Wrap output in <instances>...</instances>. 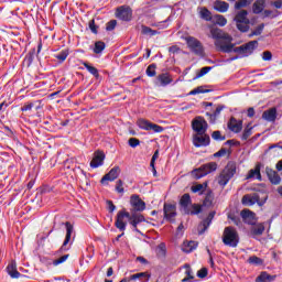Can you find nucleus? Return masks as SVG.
Returning a JSON list of instances; mask_svg holds the SVG:
<instances>
[{
	"label": "nucleus",
	"mask_w": 282,
	"mask_h": 282,
	"mask_svg": "<svg viewBox=\"0 0 282 282\" xmlns=\"http://www.w3.org/2000/svg\"><path fill=\"white\" fill-rule=\"evenodd\" d=\"M210 36L216 40L215 47L218 52H223L224 54H230L235 52V54H240L241 56H250L254 50L259 46L258 41H250L241 46L235 47L232 44V36L221 29L210 28Z\"/></svg>",
	"instance_id": "nucleus-1"
},
{
	"label": "nucleus",
	"mask_w": 282,
	"mask_h": 282,
	"mask_svg": "<svg viewBox=\"0 0 282 282\" xmlns=\"http://www.w3.org/2000/svg\"><path fill=\"white\" fill-rule=\"evenodd\" d=\"M237 175V163L235 161H229L227 165L219 172L216 177V182L221 188L228 186V182Z\"/></svg>",
	"instance_id": "nucleus-2"
},
{
	"label": "nucleus",
	"mask_w": 282,
	"mask_h": 282,
	"mask_svg": "<svg viewBox=\"0 0 282 282\" xmlns=\"http://www.w3.org/2000/svg\"><path fill=\"white\" fill-rule=\"evenodd\" d=\"M223 243L229 248L239 246V234L235 227H226L223 232Z\"/></svg>",
	"instance_id": "nucleus-3"
},
{
	"label": "nucleus",
	"mask_w": 282,
	"mask_h": 282,
	"mask_svg": "<svg viewBox=\"0 0 282 282\" xmlns=\"http://www.w3.org/2000/svg\"><path fill=\"white\" fill-rule=\"evenodd\" d=\"M217 163L216 162H209L207 164L202 165L199 169H196L192 171L193 177L195 180H202V177H206L209 173H214V171H217Z\"/></svg>",
	"instance_id": "nucleus-4"
},
{
	"label": "nucleus",
	"mask_w": 282,
	"mask_h": 282,
	"mask_svg": "<svg viewBox=\"0 0 282 282\" xmlns=\"http://www.w3.org/2000/svg\"><path fill=\"white\" fill-rule=\"evenodd\" d=\"M185 41L193 54H196V56H204V45H202L199 40L194 36H187Z\"/></svg>",
	"instance_id": "nucleus-5"
},
{
	"label": "nucleus",
	"mask_w": 282,
	"mask_h": 282,
	"mask_svg": "<svg viewBox=\"0 0 282 282\" xmlns=\"http://www.w3.org/2000/svg\"><path fill=\"white\" fill-rule=\"evenodd\" d=\"M235 21L240 32H248V30L250 29L249 26L250 20L248 19V11L246 10L240 11L236 15Z\"/></svg>",
	"instance_id": "nucleus-6"
},
{
	"label": "nucleus",
	"mask_w": 282,
	"mask_h": 282,
	"mask_svg": "<svg viewBox=\"0 0 282 282\" xmlns=\"http://www.w3.org/2000/svg\"><path fill=\"white\" fill-rule=\"evenodd\" d=\"M66 227V237L59 249L61 252H67L72 248V243H74V237L72 239V235H74V225L67 221L65 224Z\"/></svg>",
	"instance_id": "nucleus-7"
},
{
	"label": "nucleus",
	"mask_w": 282,
	"mask_h": 282,
	"mask_svg": "<svg viewBox=\"0 0 282 282\" xmlns=\"http://www.w3.org/2000/svg\"><path fill=\"white\" fill-rule=\"evenodd\" d=\"M129 217H131V214L126 209L118 212L115 226L120 230V232H124V230H127V220L129 221Z\"/></svg>",
	"instance_id": "nucleus-8"
},
{
	"label": "nucleus",
	"mask_w": 282,
	"mask_h": 282,
	"mask_svg": "<svg viewBox=\"0 0 282 282\" xmlns=\"http://www.w3.org/2000/svg\"><path fill=\"white\" fill-rule=\"evenodd\" d=\"M137 124L139 129H143V131H153L154 133H162V131H164L162 126H158L147 119H139Z\"/></svg>",
	"instance_id": "nucleus-9"
},
{
	"label": "nucleus",
	"mask_w": 282,
	"mask_h": 282,
	"mask_svg": "<svg viewBox=\"0 0 282 282\" xmlns=\"http://www.w3.org/2000/svg\"><path fill=\"white\" fill-rule=\"evenodd\" d=\"M192 129L195 133H206L208 131V122L204 117H196L192 121Z\"/></svg>",
	"instance_id": "nucleus-10"
},
{
	"label": "nucleus",
	"mask_w": 282,
	"mask_h": 282,
	"mask_svg": "<svg viewBox=\"0 0 282 282\" xmlns=\"http://www.w3.org/2000/svg\"><path fill=\"white\" fill-rule=\"evenodd\" d=\"M116 17L117 19H120V21H131L133 17V10H131L130 7L121 6L117 8Z\"/></svg>",
	"instance_id": "nucleus-11"
},
{
	"label": "nucleus",
	"mask_w": 282,
	"mask_h": 282,
	"mask_svg": "<svg viewBox=\"0 0 282 282\" xmlns=\"http://www.w3.org/2000/svg\"><path fill=\"white\" fill-rule=\"evenodd\" d=\"M193 144L194 147H208L210 144V137L204 132V133H195L193 135Z\"/></svg>",
	"instance_id": "nucleus-12"
},
{
	"label": "nucleus",
	"mask_w": 282,
	"mask_h": 282,
	"mask_svg": "<svg viewBox=\"0 0 282 282\" xmlns=\"http://www.w3.org/2000/svg\"><path fill=\"white\" fill-rule=\"evenodd\" d=\"M173 83V77L169 73L159 74L154 80L156 87H166Z\"/></svg>",
	"instance_id": "nucleus-13"
},
{
	"label": "nucleus",
	"mask_w": 282,
	"mask_h": 282,
	"mask_svg": "<svg viewBox=\"0 0 282 282\" xmlns=\"http://www.w3.org/2000/svg\"><path fill=\"white\" fill-rule=\"evenodd\" d=\"M130 205L135 213H142V210L147 208V203L140 199V196L135 194L130 197Z\"/></svg>",
	"instance_id": "nucleus-14"
},
{
	"label": "nucleus",
	"mask_w": 282,
	"mask_h": 282,
	"mask_svg": "<svg viewBox=\"0 0 282 282\" xmlns=\"http://www.w3.org/2000/svg\"><path fill=\"white\" fill-rule=\"evenodd\" d=\"M120 176V166L112 167L106 175L102 176L100 183L107 184V182H115Z\"/></svg>",
	"instance_id": "nucleus-15"
},
{
	"label": "nucleus",
	"mask_w": 282,
	"mask_h": 282,
	"mask_svg": "<svg viewBox=\"0 0 282 282\" xmlns=\"http://www.w3.org/2000/svg\"><path fill=\"white\" fill-rule=\"evenodd\" d=\"M263 232H265V224L263 223L251 225V228L249 230V235L250 237H252V239H257V237H261Z\"/></svg>",
	"instance_id": "nucleus-16"
},
{
	"label": "nucleus",
	"mask_w": 282,
	"mask_h": 282,
	"mask_svg": "<svg viewBox=\"0 0 282 282\" xmlns=\"http://www.w3.org/2000/svg\"><path fill=\"white\" fill-rule=\"evenodd\" d=\"M241 218L245 224H248L249 226H254L257 224V215L252 213L249 209H243L241 213Z\"/></svg>",
	"instance_id": "nucleus-17"
},
{
	"label": "nucleus",
	"mask_w": 282,
	"mask_h": 282,
	"mask_svg": "<svg viewBox=\"0 0 282 282\" xmlns=\"http://www.w3.org/2000/svg\"><path fill=\"white\" fill-rule=\"evenodd\" d=\"M229 131L232 133H240L241 129H243V121L237 120L235 117H231L227 124Z\"/></svg>",
	"instance_id": "nucleus-18"
},
{
	"label": "nucleus",
	"mask_w": 282,
	"mask_h": 282,
	"mask_svg": "<svg viewBox=\"0 0 282 282\" xmlns=\"http://www.w3.org/2000/svg\"><path fill=\"white\" fill-rule=\"evenodd\" d=\"M213 219H215V212L209 213L207 218L198 225L199 235H204V232L208 230V227L210 226V224H213Z\"/></svg>",
	"instance_id": "nucleus-19"
},
{
	"label": "nucleus",
	"mask_w": 282,
	"mask_h": 282,
	"mask_svg": "<svg viewBox=\"0 0 282 282\" xmlns=\"http://www.w3.org/2000/svg\"><path fill=\"white\" fill-rule=\"evenodd\" d=\"M265 174L268 180L273 184L274 186H278V184H281V176L279 173L270 167H265Z\"/></svg>",
	"instance_id": "nucleus-20"
},
{
	"label": "nucleus",
	"mask_w": 282,
	"mask_h": 282,
	"mask_svg": "<svg viewBox=\"0 0 282 282\" xmlns=\"http://www.w3.org/2000/svg\"><path fill=\"white\" fill-rule=\"evenodd\" d=\"M142 221H144V216L142 214H137V213H132L130 214L129 217V224L130 226L133 227V229L135 231H138V224H142Z\"/></svg>",
	"instance_id": "nucleus-21"
},
{
	"label": "nucleus",
	"mask_w": 282,
	"mask_h": 282,
	"mask_svg": "<svg viewBox=\"0 0 282 282\" xmlns=\"http://www.w3.org/2000/svg\"><path fill=\"white\" fill-rule=\"evenodd\" d=\"M175 205L165 204L164 205V216L167 221H174L177 213L175 212Z\"/></svg>",
	"instance_id": "nucleus-22"
},
{
	"label": "nucleus",
	"mask_w": 282,
	"mask_h": 282,
	"mask_svg": "<svg viewBox=\"0 0 282 282\" xmlns=\"http://www.w3.org/2000/svg\"><path fill=\"white\" fill-rule=\"evenodd\" d=\"M224 109H226V106L219 105L218 107H216L214 112H206V116L208 117V120L212 124H215Z\"/></svg>",
	"instance_id": "nucleus-23"
},
{
	"label": "nucleus",
	"mask_w": 282,
	"mask_h": 282,
	"mask_svg": "<svg viewBox=\"0 0 282 282\" xmlns=\"http://www.w3.org/2000/svg\"><path fill=\"white\" fill-rule=\"evenodd\" d=\"M243 206H254V204H259V194H247L242 197Z\"/></svg>",
	"instance_id": "nucleus-24"
},
{
	"label": "nucleus",
	"mask_w": 282,
	"mask_h": 282,
	"mask_svg": "<svg viewBox=\"0 0 282 282\" xmlns=\"http://www.w3.org/2000/svg\"><path fill=\"white\" fill-rule=\"evenodd\" d=\"M191 194H184L180 199V206L183 209L185 214L191 213V207H188L189 204H192Z\"/></svg>",
	"instance_id": "nucleus-25"
},
{
	"label": "nucleus",
	"mask_w": 282,
	"mask_h": 282,
	"mask_svg": "<svg viewBox=\"0 0 282 282\" xmlns=\"http://www.w3.org/2000/svg\"><path fill=\"white\" fill-rule=\"evenodd\" d=\"M105 162V153L98 151L95 153L94 159L90 162L91 169H98V166H102Z\"/></svg>",
	"instance_id": "nucleus-26"
},
{
	"label": "nucleus",
	"mask_w": 282,
	"mask_h": 282,
	"mask_svg": "<svg viewBox=\"0 0 282 282\" xmlns=\"http://www.w3.org/2000/svg\"><path fill=\"white\" fill-rule=\"evenodd\" d=\"M151 279V273L149 272H140L132 274L128 278V281H140V282H149Z\"/></svg>",
	"instance_id": "nucleus-27"
},
{
	"label": "nucleus",
	"mask_w": 282,
	"mask_h": 282,
	"mask_svg": "<svg viewBox=\"0 0 282 282\" xmlns=\"http://www.w3.org/2000/svg\"><path fill=\"white\" fill-rule=\"evenodd\" d=\"M262 120L267 122H275L276 121V108H270L262 113Z\"/></svg>",
	"instance_id": "nucleus-28"
},
{
	"label": "nucleus",
	"mask_w": 282,
	"mask_h": 282,
	"mask_svg": "<svg viewBox=\"0 0 282 282\" xmlns=\"http://www.w3.org/2000/svg\"><path fill=\"white\" fill-rule=\"evenodd\" d=\"M7 272L11 279H19L21 276L20 272L17 270V261L14 260L8 264Z\"/></svg>",
	"instance_id": "nucleus-29"
},
{
	"label": "nucleus",
	"mask_w": 282,
	"mask_h": 282,
	"mask_svg": "<svg viewBox=\"0 0 282 282\" xmlns=\"http://www.w3.org/2000/svg\"><path fill=\"white\" fill-rule=\"evenodd\" d=\"M276 281V275H270L267 271H262L257 278L256 282H273Z\"/></svg>",
	"instance_id": "nucleus-30"
},
{
	"label": "nucleus",
	"mask_w": 282,
	"mask_h": 282,
	"mask_svg": "<svg viewBox=\"0 0 282 282\" xmlns=\"http://www.w3.org/2000/svg\"><path fill=\"white\" fill-rule=\"evenodd\" d=\"M228 8H230V4H228L226 1L217 0L214 2V10L217 12H228Z\"/></svg>",
	"instance_id": "nucleus-31"
},
{
	"label": "nucleus",
	"mask_w": 282,
	"mask_h": 282,
	"mask_svg": "<svg viewBox=\"0 0 282 282\" xmlns=\"http://www.w3.org/2000/svg\"><path fill=\"white\" fill-rule=\"evenodd\" d=\"M252 177H256V180L261 181V165H256L253 170H250L247 180H252Z\"/></svg>",
	"instance_id": "nucleus-32"
},
{
	"label": "nucleus",
	"mask_w": 282,
	"mask_h": 282,
	"mask_svg": "<svg viewBox=\"0 0 282 282\" xmlns=\"http://www.w3.org/2000/svg\"><path fill=\"white\" fill-rule=\"evenodd\" d=\"M197 248V242L196 241H184L182 245V250L183 252H193V250H195Z\"/></svg>",
	"instance_id": "nucleus-33"
},
{
	"label": "nucleus",
	"mask_w": 282,
	"mask_h": 282,
	"mask_svg": "<svg viewBox=\"0 0 282 282\" xmlns=\"http://www.w3.org/2000/svg\"><path fill=\"white\" fill-rule=\"evenodd\" d=\"M265 10V0H256L253 3V12L254 14H261Z\"/></svg>",
	"instance_id": "nucleus-34"
},
{
	"label": "nucleus",
	"mask_w": 282,
	"mask_h": 282,
	"mask_svg": "<svg viewBox=\"0 0 282 282\" xmlns=\"http://www.w3.org/2000/svg\"><path fill=\"white\" fill-rule=\"evenodd\" d=\"M214 200H215V195L213 194V191H208L203 202V206H205V208H210L213 207Z\"/></svg>",
	"instance_id": "nucleus-35"
},
{
	"label": "nucleus",
	"mask_w": 282,
	"mask_h": 282,
	"mask_svg": "<svg viewBox=\"0 0 282 282\" xmlns=\"http://www.w3.org/2000/svg\"><path fill=\"white\" fill-rule=\"evenodd\" d=\"M199 14H200V19H203L204 21H213V13L206 9V7L204 8H200V11H199Z\"/></svg>",
	"instance_id": "nucleus-36"
},
{
	"label": "nucleus",
	"mask_w": 282,
	"mask_h": 282,
	"mask_svg": "<svg viewBox=\"0 0 282 282\" xmlns=\"http://www.w3.org/2000/svg\"><path fill=\"white\" fill-rule=\"evenodd\" d=\"M214 23H216V25H220V28H224V25H226V23H228V20L226 19V17L221 15V14H216L213 18Z\"/></svg>",
	"instance_id": "nucleus-37"
},
{
	"label": "nucleus",
	"mask_w": 282,
	"mask_h": 282,
	"mask_svg": "<svg viewBox=\"0 0 282 282\" xmlns=\"http://www.w3.org/2000/svg\"><path fill=\"white\" fill-rule=\"evenodd\" d=\"M206 188H208V183L193 185L191 187V191H192V193H199L202 195V193H204V191H206Z\"/></svg>",
	"instance_id": "nucleus-38"
},
{
	"label": "nucleus",
	"mask_w": 282,
	"mask_h": 282,
	"mask_svg": "<svg viewBox=\"0 0 282 282\" xmlns=\"http://www.w3.org/2000/svg\"><path fill=\"white\" fill-rule=\"evenodd\" d=\"M82 65H84V67L87 68V72H89V74L95 76V78H99L100 77V74L98 73V68L89 65V63H87V62H83Z\"/></svg>",
	"instance_id": "nucleus-39"
},
{
	"label": "nucleus",
	"mask_w": 282,
	"mask_h": 282,
	"mask_svg": "<svg viewBox=\"0 0 282 282\" xmlns=\"http://www.w3.org/2000/svg\"><path fill=\"white\" fill-rule=\"evenodd\" d=\"M141 34H144L145 36H155L156 34H160L158 30H153L149 26L143 25L141 29Z\"/></svg>",
	"instance_id": "nucleus-40"
},
{
	"label": "nucleus",
	"mask_w": 282,
	"mask_h": 282,
	"mask_svg": "<svg viewBox=\"0 0 282 282\" xmlns=\"http://www.w3.org/2000/svg\"><path fill=\"white\" fill-rule=\"evenodd\" d=\"M252 129H253L252 124H250V123L247 124V127L245 128L243 133L241 135V140H243V141L248 140V138H250V135H252Z\"/></svg>",
	"instance_id": "nucleus-41"
},
{
	"label": "nucleus",
	"mask_w": 282,
	"mask_h": 282,
	"mask_svg": "<svg viewBox=\"0 0 282 282\" xmlns=\"http://www.w3.org/2000/svg\"><path fill=\"white\" fill-rule=\"evenodd\" d=\"M106 44L102 41H98L95 43L94 53L95 54H102L105 51Z\"/></svg>",
	"instance_id": "nucleus-42"
},
{
	"label": "nucleus",
	"mask_w": 282,
	"mask_h": 282,
	"mask_svg": "<svg viewBox=\"0 0 282 282\" xmlns=\"http://www.w3.org/2000/svg\"><path fill=\"white\" fill-rule=\"evenodd\" d=\"M68 56H69V51L64 50L61 53H58L57 55H55V58H57V61H59V63H65V61H67Z\"/></svg>",
	"instance_id": "nucleus-43"
},
{
	"label": "nucleus",
	"mask_w": 282,
	"mask_h": 282,
	"mask_svg": "<svg viewBox=\"0 0 282 282\" xmlns=\"http://www.w3.org/2000/svg\"><path fill=\"white\" fill-rule=\"evenodd\" d=\"M155 69H158V66L155 64H150L145 70L147 76L153 78L156 74Z\"/></svg>",
	"instance_id": "nucleus-44"
},
{
	"label": "nucleus",
	"mask_w": 282,
	"mask_h": 282,
	"mask_svg": "<svg viewBox=\"0 0 282 282\" xmlns=\"http://www.w3.org/2000/svg\"><path fill=\"white\" fill-rule=\"evenodd\" d=\"M202 213V206L198 204H194L189 208V213L187 215H199Z\"/></svg>",
	"instance_id": "nucleus-45"
},
{
	"label": "nucleus",
	"mask_w": 282,
	"mask_h": 282,
	"mask_svg": "<svg viewBox=\"0 0 282 282\" xmlns=\"http://www.w3.org/2000/svg\"><path fill=\"white\" fill-rule=\"evenodd\" d=\"M249 263H251L252 265H261L263 263V260L257 256H251L248 259Z\"/></svg>",
	"instance_id": "nucleus-46"
},
{
	"label": "nucleus",
	"mask_w": 282,
	"mask_h": 282,
	"mask_svg": "<svg viewBox=\"0 0 282 282\" xmlns=\"http://www.w3.org/2000/svg\"><path fill=\"white\" fill-rule=\"evenodd\" d=\"M69 259V254H64L62 257H59L58 259L53 260V265H61V263H65V261H67Z\"/></svg>",
	"instance_id": "nucleus-47"
},
{
	"label": "nucleus",
	"mask_w": 282,
	"mask_h": 282,
	"mask_svg": "<svg viewBox=\"0 0 282 282\" xmlns=\"http://www.w3.org/2000/svg\"><path fill=\"white\" fill-rule=\"evenodd\" d=\"M116 25H118V21H116V20H110V21L106 24V30H107V32H111V31L116 30Z\"/></svg>",
	"instance_id": "nucleus-48"
},
{
	"label": "nucleus",
	"mask_w": 282,
	"mask_h": 282,
	"mask_svg": "<svg viewBox=\"0 0 282 282\" xmlns=\"http://www.w3.org/2000/svg\"><path fill=\"white\" fill-rule=\"evenodd\" d=\"M206 91L208 90L204 89V86H198L189 93V96H197V94H206Z\"/></svg>",
	"instance_id": "nucleus-49"
},
{
	"label": "nucleus",
	"mask_w": 282,
	"mask_h": 282,
	"mask_svg": "<svg viewBox=\"0 0 282 282\" xmlns=\"http://www.w3.org/2000/svg\"><path fill=\"white\" fill-rule=\"evenodd\" d=\"M212 138L213 140H219V141H224L226 140V137L221 135V131L216 130L212 133Z\"/></svg>",
	"instance_id": "nucleus-50"
},
{
	"label": "nucleus",
	"mask_w": 282,
	"mask_h": 282,
	"mask_svg": "<svg viewBox=\"0 0 282 282\" xmlns=\"http://www.w3.org/2000/svg\"><path fill=\"white\" fill-rule=\"evenodd\" d=\"M212 67L210 66H205L200 68L199 73H197L196 78H202V76H206L208 72H210Z\"/></svg>",
	"instance_id": "nucleus-51"
},
{
	"label": "nucleus",
	"mask_w": 282,
	"mask_h": 282,
	"mask_svg": "<svg viewBox=\"0 0 282 282\" xmlns=\"http://www.w3.org/2000/svg\"><path fill=\"white\" fill-rule=\"evenodd\" d=\"M248 6V0H238L235 4L236 10H241V8H246Z\"/></svg>",
	"instance_id": "nucleus-52"
},
{
	"label": "nucleus",
	"mask_w": 282,
	"mask_h": 282,
	"mask_svg": "<svg viewBox=\"0 0 282 282\" xmlns=\"http://www.w3.org/2000/svg\"><path fill=\"white\" fill-rule=\"evenodd\" d=\"M129 147L135 149V147H140V141L135 138H130L128 141Z\"/></svg>",
	"instance_id": "nucleus-53"
},
{
	"label": "nucleus",
	"mask_w": 282,
	"mask_h": 282,
	"mask_svg": "<svg viewBox=\"0 0 282 282\" xmlns=\"http://www.w3.org/2000/svg\"><path fill=\"white\" fill-rule=\"evenodd\" d=\"M124 183L122 182V180L117 181L116 184V191L117 193H124Z\"/></svg>",
	"instance_id": "nucleus-54"
},
{
	"label": "nucleus",
	"mask_w": 282,
	"mask_h": 282,
	"mask_svg": "<svg viewBox=\"0 0 282 282\" xmlns=\"http://www.w3.org/2000/svg\"><path fill=\"white\" fill-rule=\"evenodd\" d=\"M197 276L199 279H205V276H208V269L202 268L200 270H198Z\"/></svg>",
	"instance_id": "nucleus-55"
},
{
	"label": "nucleus",
	"mask_w": 282,
	"mask_h": 282,
	"mask_svg": "<svg viewBox=\"0 0 282 282\" xmlns=\"http://www.w3.org/2000/svg\"><path fill=\"white\" fill-rule=\"evenodd\" d=\"M264 24H260L254 31H252L251 36H259L263 32Z\"/></svg>",
	"instance_id": "nucleus-56"
},
{
	"label": "nucleus",
	"mask_w": 282,
	"mask_h": 282,
	"mask_svg": "<svg viewBox=\"0 0 282 282\" xmlns=\"http://www.w3.org/2000/svg\"><path fill=\"white\" fill-rule=\"evenodd\" d=\"M185 274L186 279H193V269H191V265L186 264L185 265Z\"/></svg>",
	"instance_id": "nucleus-57"
},
{
	"label": "nucleus",
	"mask_w": 282,
	"mask_h": 282,
	"mask_svg": "<svg viewBox=\"0 0 282 282\" xmlns=\"http://www.w3.org/2000/svg\"><path fill=\"white\" fill-rule=\"evenodd\" d=\"M89 28L93 34H98V26H96V22L94 20L89 22Z\"/></svg>",
	"instance_id": "nucleus-58"
},
{
	"label": "nucleus",
	"mask_w": 282,
	"mask_h": 282,
	"mask_svg": "<svg viewBox=\"0 0 282 282\" xmlns=\"http://www.w3.org/2000/svg\"><path fill=\"white\" fill-rule=\"evenodd\" d=\"M262 58H263V61H272V52H270V51H264V52L262 53Z\"/></svg>",
	"instance_id": "nucleus-59"
},
{
	"label": "nucleus",
	"mask_w": 282,
	"mask_h": 282,
	"mask_svg": "<svg viewBox=\"0 0 282 282\" xmlns=\"http://www.w3.org/2000/svg\"><path fill=\"white\" fill-rule=\"evenodd\" d=\"M158 158H160V151L156 150L154 152V154L152 155L151 162H150V166H153V164H155V160H158Z\"/></svg>",
	"instance_id": "nucleus-60"
},
{
	"label": "nucleus",
	"mask_w": 282,
	"mask_h": 282,
	"mask_svg": "<svg viewBox=\"0 0 282 282\" xmlns=\"http://www.w3.org/2000/svg\"><path fill=\"white\" fill-rule=\"evenodd\" d=\"M180 47L177 45H173L169 47V53L170 54H178Z\"/></svg>",
	"instance_id": "nucleus-61"
},
{
	"label": "nucleus",
	"mask_w": 282,
	"mask_h": 282,
	"mask_svg": "<svg viewBox=\"0 0 282 282\" xmlns=\"http://www.w3.org/2000/svg\"><path fill=\"white\" fill-rule=\"evenodd\" d=\"M226 155V149H220L218 152L214 153V158H224Z\"/></svg>",
	"instance_id": "nucleus-62"
},
{
	"label": "nucleus",
	"mask_w": 282,
	"mask_h": 282,
	"mask_svg": "<svg viewBox=\"0 0 282 282\" xmlns=\"http://www.w3.org/2000/svg\"><path fill=\"white\" fill-rule=\"evenodd\" d=\"M107 206H108L109 213H113V210H116V205H113L112 200H107Z\"/></svg>",
	"instance_id": "nucleus-63"
},
{
	"label": "nucleus",
	"mask_w": 282,
	"mask_h": 282,
	"mask_svg": "<svg viewBox=\"0 0 282 282\" xmlns=\"http://www.w3.org/2000/svg\"><path fill=\"white\" fill-rule=\"evenodd\" d=\"M34 104H26L21 108V111H32Z\"/></svg>",
	"instance_id": "nucleus-64"
}]
</instances>
